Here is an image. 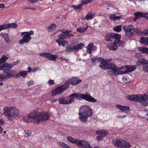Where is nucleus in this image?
<instances>
[{
    "mask_svg": "<svg viewBox=\"0 0 148 148\" xmlns=\"http://www.w3.org/2000/svg\"><path fill=\"white\" fill-rule=\"evenodd\" d=\"M123 29L125 32L126 36L127 38H130V25H125L123 27Z\"/></svg>",
    "mask_w": 148,
    "mask_h": 148,
    "instance_id": "5701e85b",
    "label": "nucleus"
},
{
    "mask_svg": "<svg viewBox=\"0 0 148 148\" xmlns=\"http://www.w3.org/2000/svg\"><path fill=\"white\" fill-rule=\"evenodd\" d=\"M84 45L83 43L80 42L77 45H73V49L74 50H77L79 49H81L83 47Z\"/></svg>",
    "mask_w": 148,
    "mask_h": 148,
    "instance_id": "393cba45",
    "label": "nucleus"
},
{
    "mask_svg": "<svg viewBox=\"0 0 148 148\" xmlns=\"http://www.w3.org/2000/svg\"><path fill=\"white\" fill-rule=\"evenodd\" d=\"M95 134L97 135L99 134L101 135L102 137H105L108 134V132L106 130H99L96 131Z\"/></svg>",
    "mask_w": 148,
    "mask_h": 148,
    "instance_id": "412c9836",
    "label": "nucleus"
},
{
    "mask_svg": "<svg viewBox=\"0 0 148 148\" xmlns=\"http://www.w3.org/2000/svg\"><path fill=\"white\" fill-rule=\"evenodd\" d=\"M5 6L3 4H0V8H5Z\"/></svg>",
    "mask_w": 148,
    "mask_h": 148,
    "instance_id": "bf43d9fd",
    "label": "nucleus"
},
{
    "mask_svg": "<svg viewBox=\"0 0 148 148\" xmlns=\"http://www.w3.org/2000/svg\"><path fill=\"white\" fill-rule=\"evenodd\" d=\"M82 81L81 79L77 77H73L68 79L67 82L60 86L56 88L55 90H53L52 92V95L55 96L56 95L61 94L63 91L69 87V84L73 85H77Z\"/></svg>",
    "mask_w": 148,
    "mask_h": 148,
    "instance_id": "7ed1b4c3",
    "label": "nucleus"
},
{
    "mask_svg": "<svg viewBox=\"0 0 148 148\" xmlns=\"http://www.w3.org/2000/svg\"><path fill=\"white\" fill-rule=\"evenodd\" d=\"M73 45H69L66 48V51L67 52H71L73 51Z\"/></svg>",
    "mask_w": 148,
    "mask_h": 148,
    "instance_id": "72a5a7b5",
    "label": "nucleus"
},
{
    "mask_svg": "<svg viewBox=\"0 0 148 148\" xmlns=\"http://www.w3.org/2000/svg\"><path fill=\"white\" fill-rule=\"evenodd\" d=\"M41 0H28L27 2L29 3H35Z\"/></svg>",
    "mask_w": 148,
    "mask_h": 148,
    "instance_id": "79ce46f5",
    "label": "nucleus"
},
{
    "mask_svg": "<svg viewBox=\"0 0 148 148\" xmlns=\"http://www.w3.org/2000/svg\"><path fill=\"white\" fill-rule=\"evenodd\" d=\"M93 43H90L86 47V48L87 49H92L93 47Z\"/></svg>",
    "mask_w": 148,
    "mask_h": 148,
    "instance_id": "de8ad7c7",
    "label": "nucleus"
},
{
    "mask_svg": "<svg viewBox=\"0 0 148 148\" xmlns=\"http://www.w3.org/2000/svg\"><path fill=\"white\" fill-rule=\"evenodd\" d=\"M112 144L114 146L119 148H126L130 147V144L126 141L121 139H117L112 141Z\"/></svg>",
    "mask_w": 148,
    "mask_h": 148,
    "instance_id": "9d476101",
    "label": "nucleus"
},
{
    "mask_svg": "<svg viewBox=\"0 0 148 148\" xmlns=\"http://www.w3.org/2000/svg\"><path fill=\"white\" fill-rule=\"evenodd\" d=\"M135 16L136 17L138 18L139 19L141 17H144V13H142L140 12H137L134 14Z\"/></svg>",
    "mask_w": 148,
    "mask_h": 148,
    "instance_id": "c85d7f7f",
    "label": "nucleus"
},
{
    "mask_svg": "<svg viewBox=\"0 0 148 148\" xmlns=\"http://www.w3.org/2000/svg\"><path fill=\"white\" fill-rule=\"evenodd\" d=\"M39 55L51 61H56L58 56L57 55L52 54L48 52L40 53L39 54Z\"/></svg>",
    "mask_w": 148,
    "mask_h": 148,
    "instance_id": "ddd939ff",
    "label": "nucleus"
},
{
    "mask_svg": "<svg viewBox=\"0 0 148 148\" xmlns=\"http://www.w3.org/2000/svg\"><path fill=\"white\" fill-rule=\"evenodd\" d=\"M121 38L120 35L116 33H107L105 34L104 36L105 40L108 42H112L114 39L118 40Z\"/></svg>",
    "mask_w": 148,
    "mask_h": 148,
    "instance_id": "9b49d317",
    "label": "nucleus"
},
{
    "mask_svg": "<svg viewBox=\"0 0 148 148\" xmlns=\"http://www.w3.org/2000/svg\"><path fill=\"white\" fill-rule=\"evenodd\" d=\"M144 17H145L148 19V13H144Z\"/></svg>",
    "mask_w": 148,
    "mask_h": 148,
    "instance_id": "13d9d810",
    "label": "nucleus"
},
{
    "mask_svg": "<svg viewBox=\"0 0 148 148\" xmlns=\"http://www.w3.org/2000/svg\"><path fill=\"white\" fill-rule=\"evenodd\" d=\"M140 42L145 45H148V37H141L140 39Z\"/></svg>",
    "mask_w": 148,
    "mask_h": 148,
    "instance_id": "b1692460",
    "label": "nucleus"
},
{
    "mask_svg": "<svg viewBox=\"0 0 148 148\" xmlns=\"http://www.w3.org/2000/svg\"><path fill=\"white\" fill-rule=\"evenodd\" d=\"M58 37V38L57 39V40H59V41L64 40V39L66 38V35L64 32H62V33L59 35Z\"/></svg>",
    "mask_w": 148,
    "mask_h": 148,
    "instance_id": "cd10ccee",
    "label": "nucleus"
},
{
    "mask_svg": "<svg viewBox=\"0 0 148 148\" xmlns=\"http://www.w3.org/2000/svg\"><path fill=\"white\" fill-rule=\"evenodd\" d=\"M12 66L11 64H8L5 62L1 65H0V70H3L4 74H0V81H2L6 79H8L13 77L14 74L10 73V69L12 68Z\"/></svg>",
    "mask_w": 148,
    "mask_h": 148,
    "instance_id": "39448f33",
    "label": "nucleus"
},
{
    "mask_svg": "<svg viewBox=\"0 0 148 148\" xmlns=\"http://www.w3.org/2000/svg\"><path fill=\"white\" fill-rule=\"evenodd\" d=\"M26 9H32L33 10H34L35 9V8H30L29 7H27L26 8Z\"/></svg>",
    "mask_w": 148,
    "mask_h": 148,
    "instance_id": "052dcab7",
    "label": "nucleus"
},
{
    "mask_svg": "<svg viewBox=\"0 0 148 148\" xmlns=\"http://www.w3.org/2000/svg\"><path fill=\"white\" fill-rule=\"evenodd\" d=\"M69 98L71 99L69 101H65V97H63L59 98L58 101L61 104H68L74 102L75 99L80 101L84 99L89 102H96L97 100L92 97L88 92L85 94L75 93L69 96Z\"/></svg>",
    "mask_w": 148,
    "mask_h": 148,
    "instance_id": "f257e3e1",
    "label": "nucleus"
},
{
    "mask_svg": "<svg viewBox=\"0 0 148 148\" xmlns=\"http://www.w3.org/2000/svg\"><path fill=\"white\" fill-rule=\"evenodd\" d=\"M130 100L139 102L144 106H148V95L144 94L130 95Z\"/></svg>",
    "mask_w": 148,
    "mask_h": 148,
    "instance_id": "0eeeda50",
    "label": "nucleus"
},
{
    "mask_svg": "<svg viewBox=\"0 0 148 148\" xmlns=\"http://www.w3.org/2000/svg\"><path fill=\"white\" fill-rule=\"evenodd\" d=\"M143 70L145 72H148V62L143 66Z\"/></svg>",
    "mask_w": 148,
    "mask_h": 148,
    "instance_id": "4c0bfd02",
    "label": "nucleus"
},
{
    "mask_svg": "<svg viewBox=\"0 0 148 148\" xmlns=\"http://www.w3.org/2000/svg\"><path fill=\"white\" fill-rule=\"evenodd\" d=\"M16 77L17 78H18L21 77L20 72L16 74Z\"/></svg>",
    "mask_w": 148,
    "mask_h": 148,
    "instance_id": "6e6d98bb",
    "label": "nucleus"
},
{
    "mask_svg": "<svg viewBox=\"0 0 148 148\" xmlns=\"http://www.w3.org/2000/svg\"><path fill=\"white\" fill-rule=\"evenodd\" d=\"M94 15L90 13H88L86 16L85 18L86 19H91L93 18Z\"/></svg>",
    "mask_w": 148,
    "mask_h": 148,
    "instance_id": "c9c22d12",
    "label": "nucleus"
},
{
    "mask_svg": "<svg viewBox=\"0 0 148 148\" xmlns=\"http://www.w3.org/2000/svg\"><path fill=\"white\" fill-rule=\"evenodd\" d=\"M1 34V36L3 37L6 42L7 43H9L10 42V40L8 34L2 33Z\"/></svg>",
    "mask_w": 148,
    "mask_h": 148,
    "instance_id": "bb28decb",
    "label": "nucleus"
},
{
    "mask_svg": "<svg viewBox=\"0 0 148 148\" xmlns=\"http://www.w3.org/2000/svg\"><path fill=\"white\" fill-rule=\"evenodd\" d=\"M116 107L123 112H127V111L130 109V107L128 106H124L119 104L116 105Z\"/></svg>",
    "mask_w": 148,
    "mask_h": 148,
    "instance_id": "6ab92c4d",
    "label": "nucleus"
},
{
    "mask_svg": "<svg viewBox=\"0 0 148 148\" xmlns=\"http://www.w3.org/2000/svg\"><path fill=\"white\" fill-rule=\"evenodd\" d=\"M58 100L57 99H53L51 100V102H52V103L55 102L56 101H57Z\"/></svg>",
    "mask_w": 148,
    "mask_h": 148,
    "instance_id": "0e129e2a",
    "label": "nucleus"
},
{
    "mask_svg": "<svg viewBox=\"0 0 148 148\" xmlns=\"http://www.w3.org/2000/svg\"><path fill=\"white\" fill-rule=\"evenodd\" d=\"M2 29H7L9 28H12L13 29H15L17 28L18 25L17 24L15 23L8 24H4L1 25Z\"/></svg>",
    "mask_w": 148,
    "mask_h": 148,
    "instance_id": "f3484780",
    "label": "nucleus"
},
{
    "mask_svg": "<svg viewBox=\"0 0 148 148\" xmlns=\"http://www.w3.org/2000/svg\"><path fill=\"white\" fill-rule=\"evenodd\" d=\"M27 69H28V71H27V72H31L32 69V68L31 67H28V68H27Z\"/></svg>",
    "mask_w": 148,
    "mask_h": 148,
    "instance_id": "680f3d73",
    "label": "nucleus"
},
{
    "mask_svg": "<svg viewBox=\"0 0 148 148\" xmlns=\"http://www.w3.org/2000/svg\"><path fill=\"white\" fill-rule=\"evenodd\" d=\"M148 62V61L144 58L138 59L136 62V65L140 66L142 65H143Z\"/></svg>",
    "mask_w": 148,
    "mask_h": 148,
    "instance_id": "aec40b11",
    "label": "nucleus"
},
{
    "mask_svg": "<svg viewBox=\"0 0 148 148\" xmlns=\"http://www.w3.org/2000/svg\"><path fill=\"white\" fill-rule=\"evenodd\" d=\"M57 144L59 146L62 147L63 148H64V147L66 145V144L64 143H63L61 142H58L57 143Z\"/></svg>",
    "mask_w": 148,
    "mask_h": 148,
    "instance_id": "a19ab883",
    "label": "nucleus"
},
{
    "mask_svg": "<svg viewBox=\"0 0 148 148\" xmlns=\"http://www.w3.org/2000/svg\"><path fill=\"white\" fill-rule=\"evenodd\" d=\"M64 148H71L68 145L66 144Z\"/></svg>",
    "mask_w": 148,
    "mask_h": 148,
    "instance_id": "69168bd1",
    "label": "nucleus"
},
{
    "mask_svg": "<svg viewBox=\"0 0 148 148\" xmlns=\"http://www.w3.org/2000/svg\"><path fill=\"white\" fill-rule=\"evenodd\" d=\"M2 56L1 58H0V64L4 62L8 59V58L5 55H3Z\"/></svg>",
    "mask_w": 148,
    "mask_h": 148,
    "instance_id": "e433bc0d",
    "label": "nucleus"
},
{
    "mask_svg": "<svg viewBox=\"0 0 148 148\" xmlns=\"http://www.w3.org/2000/svg\"><path fill=\"white\" fill-rule=\"evenodd\" d=\"M26 134H27V136L28 137L30 136L31 134V132L30 130H28L26 132Z\"/></svg>",
    "mask_w": 148,
    "mask_h": 148,
    "instance_id": "5fc2aeb1",
    "label": "nucleus"
},
{
    "mask_svg": "<svg viewBox=\"0 0 148 148\" xmlns=\"http://www.w3.org/2000/svg\"><path fill=\"white\" fill-rule=\"evenodd\" d=\"M4 123V121L2 119H0V125L2 126Z\"/></svg>",
    "mask_w": 148,
    "mask_h": 148,
    "instance_id": "4d7b16f0",
    "label": "nucleus"
},
{
    "mask_svg": "<svg viewBox=\"0 0 148 148\" xmlns=\"http://www.w3.org/2000/svg\"><path fill=\"white\" fill-rule=\"evenodd\" d=\"M56 42L58 44L59 46L62 45L63 47H65L66 44L68 43V41L65 40L59 41V40H56Z\"/></svg>",
    "mask_w": 148,
    "mask_h": 148,
    "instance_id": "a878e982",
    "label": "nucleus"
},
{
    "mask_svg": "<svg viewBox=\"0 0 148 148\" xmlns=\"http://www.w3.org/2000/svg\"><path fill=\"white\" fill-rule=\"evenodd\" d=\"M134 32L139 35H142V31L138 29H134L133 26L130 25V36L133 35Z\"/></svg>",
    "mask_w": 148,
    "mask_h": 148,
    "instance_id": "a211bd4d",
    "label": "nucleus"
},
{
    "mask_svg": "<svg viewBox=\"0 0 148 148\" xmlns=\"http://www.w3.org/2000/svg\"><path fill=\"white\" fill-rule=\"evenodd\" d=\"M72 7L73 8L75 11L77 12L79 11L82 9L81 5H80L79 4L77 6L75 5H72Z\"/></svg>",
    "mask_w": 148,
    "mask_h": 148,
    "instance_id": "c756f323",
    "label": "nucleus"
},
{
    "mask_svg": "<svg viewBox=\"0 0 148 148\" xmlns=\"http://www.w3.org/2000/svg\"><path fill=\"white\" fill-rule=\"evenodd\" d=\"M66 139L69 142L75 144L79 147L84 148H92L89 143L85 140L75 139L70 136L67 137Z\"/></svg>",
    "mask_w": 148,
    "mask_h": 148,
    "instance_id": "6e6552de",
    "label": "nucleus"
},
{
    "mask_svg": "<svg viewBox=\"0 0 148 148\" xmlns=\"http://www.w3.org/2000/svg\"><path fill=\"white\" fill-rule=\"evenodd\" d=\"M96 57H94L92 58L91 59V61L93 63H95L96 62Z\"/></svg>",
    "mask_w": 148,
    "mask_h": 148,
    "instance_id": "603ef678",
    "label": "nucleus"
},
{
    "mask_svg": "<svg viewBox=\"0 0 148 148\" xmlns=\"http://www.w3.org/2000/svg\"><path fill=\"white\" fill-rule=\"evenodd\" d=\"M121 27L122 26L121 25L117 26L113 28V30L116 32H119L121 31Z\"/></svg>",
    "mask_w": 148,
    "mask_h": 148,
    "instance_id": "f704fd0d",
    "label": "nucleus"
},
{
    "mask_svg": "<svg viewBox=\"0 0 148 148\" xmlns=\"http://www.w3.org/2000/svg\"><path fill=\"white\" fill-rule=\"evenodd\" d=\"M142 35H148V29H145L144 31H142Z\"/></svg>",
    "mask_w": 148,
    "mask_h": 148,
    "instance_id": "a18cd8bd",
    "label": "nucleus"
},
{
    "mask_svg": "<svg viewBox=\"0 0 148 148\" xmlns=\"http://www.w3.org/2000/svg\"><path fill=\"white\" fill-rule=\"evenodd\" d=\"M111 59L108 60L109 61L111 60ZM108 60L105 59H102V62H101V64L99 65L100 67L103 70H106L107 69L110 63L108 62Z\"/></svg>",
    "mask_w": 148,
    "mask_h": 148,
    "instance_id": "2eb2a0df",
    "label": "nucleus"
},
{
    "mask_svg": "<svg viewBox=\"0 0 148 148\" xmlns=\"http://www.w3.org/2000/svg\"><path fill=\"white\" fill-rule=\"evenodd\" d=\"M136 69V65H130V72L134 71V70H135Z\"/></svg>",
    "mask_w": 148,
    "mask_h": 148,
    "instance_id": "c03bdc74",
    "label": "nucleus"
},
{
    "mask_svg": "<svg viewBox=\"0 0 148 148\" xmlns=\"http://www.w3.org/2000/svg\"><path fill=\"white\" fill-rule=\"evenodd\" d=\"M93 114L92 110L88 105L81 106L79 109V118L81 123H87L88 118Z\"/></svg>",
    "mask_w": 148,
    "mask_h": 148,
    "instance_id": "20e7f679",
    "label": "nucleus"
},
{
    "mask_svg": "<svg viewBox=\"0 0 148 148\" xmlns=\"http://www.w3.org/2000/svg\"><path fill=\"white\" fill-rule=\"evenodd\" d=\"M119 74H122L130 72V66L127 65L125 66H122L121 68L118 67Z\"/></svg>",
    "mask_w": 148,
    "mask_h": 148,
    "instance_id": "dca6fc26",
    "label": "nucleus"
},
{
    "mask_svg": "<svg viewBox=\"0 0 148 148\" xmlns=\"http://www.w3.org/2000/svg\"><path fill=\"white\" fill-rule=\"evenodd\" d=\"M48 83L49 84L51 85L54 84L55 82L53 80L50 79L48 81Z\"/></svg>",
    "mask_w": 148,
    "mask_h": 148,
    "instance_id": "8fccbe9b",
    "label": "nucleus"
},
{
    "mask_svg": "<svg viewBox=\"0 0 148 148\" xmlns=\"http://www.w3.org/2000/svg\"><path fill=\"white\" fill-rule=\"evenodd\" d=\"M139 50L141 51L143 53H146L148 54V48L145 47H140Z\"/></svg>",
    "mask_w": 148,
    "mask_h": 148,
    "instance_id": "473e14b6",
    "label": "nucleus"
},
{
    "mask_svg": "<svg viewBox=\"0 0 148 148\" xmlns=\"http://www.w3.org/2000/svg\"><path fill=\"white\" fill-rule=\"evenodd\" d=\"M120 39L115 40L113 42L109 43L107 45V47L110 50H116L118 47H123L125 42Z\"/></svg>",
    "mask_w": 148,
    "mask_h": 148,
    "instance_id": "1a4fd4ad",
    "label": "nucleus"
},
{
    "mask_svg": "<svg viewBox=\"0 0 148 148\" xmlns=\"http://www.w3.org/2000/svg\"><path fill=\"white\" fill-rule=\"evenodd\" d=\"M20 72L21 76L22 77H25L27 75V71H23Z\"/></svg>",
    "mask_w": 148,
    "mask_h": 148,
    "instance_id": "ea45409f",
    "label": "nucleus"
},
{
    "mask_svg": "<svg viewBox=\"0 0 148 148\" xmlns=\"http://www.w3.org/2000/svg\"><path fill=\"white\" fill-rule=\"evenodd\" d=\"M96 139L98 141H102L103 139V137L100 136H97Z\"/></svg>",
    "mask_w": 148,
    "mask_h": 148,
    "instance_id": "09e8293b",
    "label": "nucleus"
},
{
    "mask_svg": "<svg viewBox=\"0 0 148 148\" xmlns=\"http://www.w3.org/2000/svg\"><path fill=\"white\" fill-rule=\"evenodd\" d=\"M96 62H99L100 61H101V62H102V60L103 58H102L101 57H96Z\"/></svg>",
    "mask_w": 148,
    "mask_h": 148,
    "instance_id": "864d4df0",
    "label": "nucleus"
},
{
    "mask_svg": "<svg viewBox=\"0 0 148 148\" xmlns=\"http://www.w3.org/2000/svg\"><path fill=\"white\" fill-rule=\"evenodd\" d=\"M71 32V31L70 30L67 29L64 32L66 38H70L73 36L72 34L70 33Z\"/></svg>",
    "mask_w": 148,
    "mask_h": 148,
    "instance_id": "7c9ffc66",
    "label": "nucleus"
},
{
    "mask_svg": "<svg viewBox=\"0 0 148 148\" xmlns=\"http://www.w3.org/2000/svg\"><path fill=\"white\" fill-rule=\"evenodd\" d=\"M91 50L92 49H87V52L89 53V54H90L91 53Z\"/></svg>",
    "mask_w": 148,
    "mask_h": 148,
    "instance_id": "e2e57ef3",
    "label": "nucleus"
},
{
    "mask_svg": "<svg viewBox=\"0 0 148 148\" xmlns=\"http://www.w3.org/2000/svg\"><path fill=\"white\" fill-rule=\"evenodd\" d=\"M34 83V82L33 80H30L27 82V84L28 86H30L33 85Z\"/></svg>",
    "mask_w": 148,
    "mask_h": 148,
    "instance_id": "49530a36",
    "label": "nucleus"
},
{
    "mask_svg": "<svg viewBox=\"0 0 148 148\" xmlns=\"http://www.w3.org/2000/svg\"><path fill=\"white\" fill-rule=\"evenodd\" d=\"M21 36L23 37V38L19 40V42L20 44H22L23 43H28L32 38L31 36H29L27 34H23Z\"/></svg>",
    "mask_w": 148,
    "mask_h": 148,
    "instance_id": "4468645a",
    "label": "nucleus"
},
{
    "mask_svg": "<svg viewBox=\"0 0 148 148\" xmlns=\"http://www.w3.org/2000/svg\"><path fill=\"white\" fill-rule=\"evenodd\" d=\"M57 27L56 25L54 23L52 24L48 28L47 30L49 32H50L52 30L56 29Z\"/></svg>",
    "mask_w": 148,
    "mask_h": 148,
    "instance_id": "2f4dec72",
    "label": "nucleus"
},
{
    "mask_svg": "<svg viewBox=\"0 0 148 148\" xmlns=\"http://www.w3.org/2000/svg\"><path fill=\"white\" fill-rule=\"evenodd\" d=\"M27 34L29 36H30L31 35L34 34V32L33 31L31 30L30 31L28 32H22V34Z\"/></svg>",
    "mask_w": 148,
    "mask_h": 148,
    "instance_id": "58836bf2",
    "label": "nucleus"
},
{
    "mask_svg": "<svg viewBox=\"0 0 148 148\" xmlns=\"http://www.w3.org/2000/svg\"><path fill=\"white\" fill-rule=\"evenodd\" d=\"M3 114L9 120L16 119L19 115L18 109L12 106H6L3 108Z\"/></svg>",
    "mask_w": 148,
    "mask_h": 148,
    "instance_id": "423d86ee",
    "label": "nucleus"
},
{
    "mask_svg": "<svg viewBox=\"0 0 148 148\" xmlns=\"http://www.w3.org/2000/svg\"><path fill=\"white\" fill-rule=\"evenodd\" d=\"M122 17L121 16H117L115 14H111L109 16L110 19L114 21H116L117 20L119 21Z\"/></svg>",
    "mask_w": 148,
    "mask_h": 148,
    "instance_id": "4be33fe9",
    "label": "nucleus"
},
{
    "mask_svg": "<svg viewBox=\"0 0 148 148\" xmlns=\"http://www.w3.org/2000/svg\"><path fill=\"white\" fill-rule=\"evenodd\" d=\"M77 32L80 33H82L85 32L83 27L78 28L77 29Z\"/></svg>",
    "mask_w": 148,
    "mask_h": 148,
    "instance_id": "37998d69",
    "label": "nucleus"
},
{
    "mask_svg": "<svg viewBox=\"0 0 148 148\" xmlns=\"http://www.w3.org/2000/svg\"><path fill=\"white\" fill-rule=\"evenodd\" d=\"M88 3V2H87V1L85 0L84 1H82L81 2V4L79 5H81V7H82V6L84 5L87 4Z\"/></svg>",
    "mask_w": 148,
    "mask_h": 148,
    "instance_id": "3c124183",
    "label": "nucleus"
},
{
    "mask_svg": "<svg viewBox=\"0 0 148 148\" xmlns=\"http://www.w3.org/2000/svg\"><path fill=\"white\" fill-rule=\"evenodd\" d=\"M37 71V69L35 68L33 69L32 70V72L33 73L36 72Z\"/></svg>",
    "mask_w": 148,
    "mask_h": 148,
    "instance_id": "774afa93",
    "label": "nucleus"
},
{
    "mask_svg": "<svg viewBox=\"0 0 148 148\" xmlns=\"http://www.w3.org/2000/svg\"><path fill=\"white\" fill-rule=\"evenodd\" d=\"M49 118L48 114L45 112H38L37 110L33 111L27 116L23 118V120L27 123L39 124L40 122L47 121Z\"/></svg>",
    "mask_w": 148,
    "mask_h": 148,
    "instance_id": "f03ea898",
    "label": "nucleus"
},
{
    "mask_svg": "<svg viewBox=\"0 0 148 148\" xmlns=\"http://www.w3.org/2000/svg\"><path fill=\"white\" fill-rule=\"evenodd\" d=\"M125 116H118L117 117L119 118H124Z\"/></svg>",
    "mask_w": 148,
    "mask_h": 148,
    "instance_id": "338daca9",
    "label": "nucleus"
},
{
    "mask_svg": "<svg viewBox=\"0 0 148 148\" xmlns=\"http://www.w3.org/2000/svg\"><path fill=\"white\" fill-rule=\"evenodd\" d=\"M107 69H108V73L109 75H116L119 74L118 70L119 69L115 64L113 63L109 64Z\"/></svg>",
    "mask_w": 148,
    "mask_h": 148,
    "instance_id": "f8f14e48",
    "label": "nucleus"
}]
</instances>
